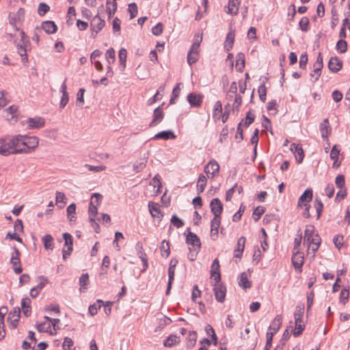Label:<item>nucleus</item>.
Listing matches in <instances>:
<instances>
[{"label": "nucleus", "instance_id": "obj_3", "mask_svg": "<svg viewBox=\"0 0 350 350\" xmlns=\"http://www.w3.org/2000/svg\"><path fill=\"white\" fill-rule=\"evenodd\" d=\"M20 33L22 44L17 45V50L18 54L22 57V61L26 62L27 61V47L29 46V40L23 31H21Z\"/></svg>", "mask_w": 350, "mask_h": 350}, {"label": "nucleus", "instance_id": "obj_48", "mask_svg": "<svg viewBox=\"0 0 350 350\" xmlns=\"http://www.w3.org/2000/svg\"><path fill=\"white\" fill-rule=\"evenodd\" d=\"M97 302L98 303V305L94 304L90 306V307H89L88 311L91 316H94L97 313L98 310L100 309L102 306L100 303H102V304L103 303V301L100 299L97 300Z\"/></svg>", "mask_w": 350, "mask_h": 350}, {"label": "nucleus", "instance_id": "obj_15", "mask_svg": "<svg viewBox=\"0 0 350 350\" xmlns=\"http://www.w3.org/2000/svg\"><path fill=\"white\" fill-rule=\"evenodd\" d=\"M312 199V190L308 189L299 197L298 201V206L300 207L308 206V203Z\"/></svg>", "mask_w": 350, "mask_h": 350}, {"label": "nucleus", "instance_id": "obj_19", "mask_svg": "<svg viewBox=\"0 0 350 350\" xmlns=\"http://www.w3.org/2000/svg\"><path fill=\"white\" fill-rule=\"evenodd\" d=\"M282 318L281 315H277L274 319L272 321L271 325L269 327V329L270 331L267 332V333H273V335L279 330L282 325Z\"/></svg>", "mask_w": 350, "mask_h": 350}, {"label": "nucleus", "instance_id": "obj_10", "mask_svg": "<svg viewBox=\"0 0 350 350\" xmlns=\"http://www.w3.org/2000/svg\"><path fill=\"white\" fill-rule=\"evenodd\" d=\"M105 22L98 14L96 15L90 22L91 29L92 31L98 33L105 26Z\"/></svg>", "mask_w": 350, "mask_h": 350}, {"label": "nucleus", "instance_id": "obj_22", "mask_svg": "<svg viewBox=\"0 0 350 350\" xmlns=\"http://www.w3.org/2000/svg\"><path fill=\"white\" fill-rule=\"evenodd\" d=\"M29 129H39L44 125V120L40 117L29 118L27 120Z\"/></svg>", "mask_w": 350, "mask_h": 350}, {"label": "nucleus", "instance_id": "obj_18", "mask_svg": "<svg viewBox=\"0 0 350 350\" xmlns=\"http://www.w3.org/2000/svg\"><path fill=\"white\" fill-rule=\"evenodd\" d=\"M290 149L294 152L296 161L299 163H301L304 157V153L301 146L298 144H293L291 145Z\"/></svg>", "mask_w": 350, "mask_h": 350}, {"label": "nucleus", "instance_id": "obj_12", "mask_svg": "<svg viewBox=\"0 0 350 350\" xmlns=\"http://www.w3.org/2000/svg\"><path fill=\"white\" fill-rule=\"evenodd\" d=\"M203 96L194 92L190 93L187 96V101L191 107H199L202 103Z\"/></svg>", "mask_w": 350, "mask_h": 350}, {"label": "nucleus", "instance_id": "obj_42", "mask_svg": "<svg viewBox=\"0 0 350 350\" xmlns=\"http://www.w3.org/2000/svg\"><path fill=\"white\" fill-rule=\"evenodd\" d=\"M107 4L112 5L111 10H110V6H107V12L108 13L109 17L110 18L115 14L117 10V3L116 0H107Z\"/></svg>", "mask_w": 350, "mask_h": 350}, {"label": "nucleus", "instance_id": "obj_25", "mask_svg": "<svg viewBox=\"0 0 350 350\" xmlns=\"http://www.w3.org/2000/svg\"><path fill=\"white\" fill-rule=\"evenodd\" d=\"M199 59V49L191 48L187 55V62L191 66Z\"/></svg>", "mask_w": 350, "mask_h": 350}, {"label": "nucleus", "instance_id": "obj_51", "mask_svg": "<svg viewBox=\"0 0 350 350\" xmlns=\"http://www.w3.org/2000/svg\"><path fill=\"white\" fill-rule=\"evenodd\" d=\"M89 284V275L86 273H83L79 278V284L81 286V290L85 289V286Z\"/></svg>", "mask_w": 350, "mask_h": 350}, {"label": "nucleus", "instance_id": "obj_1", "mask_svg": "<svg viewBox=\"0 0 350 350\" xmlns=\"http://www.w3.org/2000/svg\"><path fill=\"white\" fill-rule=\"evenodd\" d=\"M25 135H16L0 139V154H25Z\"/></svg>", "mask_w": 350, "mask_h": 350}, {"label": "nucleus", "instance_id": "obj_35", "mask_svg": "<svg viewBox=\"0 0 350 350\" xmlns=\"http://www.w3.org/2000/svg\"><path fill=\"white\" fill-rule=\"evenodd\" d=\"M180 342V337L176 335H170L164 341L163 345L166 347H172L173 345L178 344Z\"/></svg>", "mask_w": 350, "mask_h": 350}, {"label": "nucleus", "instance_id": "obj_36", "mask_svg": "<svg viewBox=\"0 0 350 350\" xmlns=\"http://www.w3.org/2000/svg\"><path fill=\"white\" fill-rule=\"evenodd\" d=\"M148 157L144 154V158L139 161H136L133 165V170L135 172L142 171L146 165Z\"/></svg>", "mask_w": 350, "mask_h": 350}, {"label": "nucleus", "instance_id": "obj_2", "mask_svg": "<svg viewBox=\"0 0 350 350\" xmlns=\"http://www.w3.org/2000/svg\"><path fill=\"white\" fill-rule=\"evenodd\" d=\"M321 239L318 234L314 233V226H308L304 232V243L308 245V252H312V254L318 250Z\"/></svg>", "mask_w": 350, "mask_h": 350}, {"label": "nucleus", "instance_id": "obj_50", "mask_svg": "<svg viewBox=\"0 0 350 350\" xmlns=\"http://www.w3.org/2000/svg\"><path fill=\"white\" fill-rule=\"evenodd\" d=\"M37 280L38 281V284L36 286V287L40 291L45 286L46 284L49 283V280L42 275L38 276L37 278Z\"/></svg>", "mask_w": 350, "mask_h": 350}, {"label": "nucleus", "instance_id": "obj_11", "mask_svg": "<svg viewBox=\"0 0 350 350\" xmlns=\"http://www.w3.org/2000/svg\"><path fill=\"white\" fill-rule=\"evenodd\" d=\"M21 310L19 308H16L13 311L10 312L8 314V321L10 324V327L15 329L20 319Z\"/></svg>", "mask_w": 350, "mask_h": 350}, {"label": "nucleus", "instance_id": "obj_59", "mask_svg": "<svg viewBox=\"0 0 350 350\" xmlns=\"http://www.w3.org/2000/svg\"><path fill=\"white\" fill-rule=\"evenodd\" d=\"M85 167H87L89 171L95 172H102L106 169V166H105V165L94 166V165L86 164V165H85Z\"/></svg>", "mask_w": 350, "mask_h": 350}, {"label": "nucleus", "instance_id": "obj_62", "mask_svg": "<svg viewBox=\"0 0 350 350\" xmlns=\"http://www.w3.org/2000/svg\"><path fill=\"white\" fill-rule=\"evenodd\" d=\"M171 222L174 226H176L178 228L182 227L184 225L183 220L178 218L176 215H174L172 216L171 219Z\"/></svg>", "mask_w": 350, "mask_h": 350}, {"label": "nucleus", "instance_id": "obj_5", "mask_svg": "<svg viewBox=\"0 0 350 350\" xmlns=\"http://www.w3.org/2000/svg\"><path fill=\"white\" fill-rule=\"evenodd\" d=\"M25 149L27 151L25 154H29L33 151L39 144V139L36 136L29 137L25 135Z\"/></svg>", "mask_w": 350, "mask_h": 350}, {"label": "nucleus", "instance_id": "obj_54", "mask_svg": "<svg viewBox=\"0 0 350 350\" xmlns=\"http://www.w3.org/2000/svg\"><path fill=\"white\" fill-rule=\"evenodd\" d=\"M180 83H178L172 91V96H171V98L170 100L171 104L174 103V100L176 99L180 94Z\"/></svg>", "mask_w": 350, "mask_h": 350}, {"label": "nucleus", "instance_id": "obj_56", "mask_svg": "<svg viewBox=\"0 0 350 350\" xmlns=\"http://www.w3.org/2000/svg\"><path fill=\"white\" fill-rule=\"evenodd\" d=\"M349 292V290L344 288L340 294V302L345 305L348 300Z\"/></svg>", "mask_w": 350, "mask_h": 350}, {"label": "nucleus", "instance_id": "obj_21", "mask_svg": "<svg viewBox=\"0 0 350 350\" xmlns=\"http://www.w3.org/2000/svg\"><path fill=\"white\" fill-rule=\"evenodd\" d=\"M211 276L214 278L215 282H220L221 275L219 272V263L218 260L216 258L213 260L211 270Z\"/></svg>", "mask_w": 350, "mask_h": 350}, {"label": "nucleus", "instance_id": "obj_29", "mask_svg": "<svg viewBox=\"0 0 350 350\" xmlns=\"http://www.w3.org/2000/svg\"><path fill=\"white\" fill-rule=\"evenodd\" d=\"M234 36L235 35L233 31H230L228 33L224 44V48L226 51H230L232 48L234 41Z\"/></svg>", "mask_w": 350, "mask_h": 350}, {"label": "nucleus", "instance_id": "obj_47", "mask_svg": "<svg viewBox=\"0 0 350 350\" xmlns=\"http://www.w3.org/2000/svg\"><path fill=\"white\" fill-rule=\"evenodd\" d=\"M222 111V105L220 101H217L214 105L213 117L219 119Z\"/></svg>", "mask_w": 350, "mask_h": 350}, {"label": "nucleus", "instance_id": "obj_32", "mask_svg": "<svg viewBox=\"0 0 350 350\" xmlns=\"http://www.w3.org/2000/svg\"><path fill=\"white\" fill-rule=\"evenodd\" d=\"M42 241L44 243V247L45 250H52L54 247V241L53 238L50 234H46L42 238Z\"/></svg>", "mask_w": 350, "mask_h": 350}, {"label": "nucleus", "instance_id": "obj_27", "mask_svg": "<svg viewBox=\"0 0 350 350\" xmlns=\"http://www.w3.org/2000/svg\"><path fill=\"white\" fill-rule=\"evenodd\" d=\"M176 138V135H174V132L172 131H161L160 133H158L153 137V139H163L165 140L169 139H174Z\"/></svg>", "mask_w": 350, "mask_h": 350}, {"label": "nucleus", "instance_id": "obj_9", "mask_svg": "<svg viewBox=\"0 0 350 350\" xmlns=\"http://www.w3.org/2000/svg\"><path fill=\"white\" fill-rule=\"evenodd\" d=\"M211 211L214 215V217L220 218V215L223 211V205L219 198H213L210 204Z\"/></svg>", "mask_w": 350, "mask_h": 350}, {"label": "nucleus", "instance_id": "obj_28", "mask_svg": "<svg viewBox=\"0 0 350 350\" xmlns=\"http://www.w3.org/2000/svg\"><path fill=\"white\" fill-rule=\"evenodd\" d=\"M16 113L17 107L12 105L4 111V116L7 120L10 121L16 116Z\"/></svg>", "mask_w": 350, "mask_h": 350}, {"label": "nucleus", "instance_id": "obj_41", "mask_svg": "<svg viewBox=\"0 0 350 350\" xmlns=\"http://www.w3.org/2000/svg\"><path fill=\"white\" fill-rule=\"evenodd\" d=\"M37 329L39 332H50L51 335L53 334V333L51 332V323L49 322L38 324Z\"/></svg>", "mask_w": 350, "mask_h": 350}, {"label": "nucleus", "instance_id": "obj_6", "mask_svg": "<svg viewBox=\"0 0 350 350\" xmlns=\"http://www.w3.org/2000/svg\"><path fill=\"white\" fill-rule=\"evenodd\" d=\"M213 291L215 299L217 301L222 303L225 300L226 288L224 285L219 282H216L214 285Z\"/></svg>", "mask_w": 350, "mask_h": 350}, {"label": "nucleus", "instance_id": "obj_20", "mask_svg": "<svg viewBox=\"0 0 350 350\" xmlns=\"http://www.w3.org/2000/svg\"><path fill=\"white\" fill-rule=\"evenodd\" d=\"M66 79L64 80V83L61 85L60 91L62 93V98L59 103V108L63 109L68 102L69 95L67 92V86L66 84Z\"/></svg>", "mask_w": 350, "mask_h": 350}, {"label": "nucleus", "instance_id": "obj_57", "mask_svg": "<svg viewBox=\"0 0 350 350\" xmlns=\"http://www.w3.org/2000/svg\"><path fill=\"white\" fill-rule=\"evenodd\" d=\"M49 9L50 8L47 4L45 3H40L38 6V13L40 16H43L49 10Z\"/></svg>", "mask_w": 350, "mask_h": 350}, {"label": "nucleus", "instance_id": "obj_44", "mask_svg": "<svg viewBox=\"0 0 350 350\" xmlns=\"http://www.w3.org/2000/svg\"><path fill=\"white\" fill-rule=\"evenodd\" d=\"M196 340H197L196 332L194 331L190 332L189 333V338H188V341H187V347L189 348L193 347L196 345Z\"/></svg>", "mask_w": 350, "mask_h": 350}, {"label": "nucleus", "instance_id": "obj_23", "mask_svg": "<svg viewBox=\"0 0 350 350\" xmlns=\"http://www.w3.org/2000/svg\"><path fill=\"white\" fill-rule=\"evenodd\" d=\"M319 129L322 137L323 139L327 138L332 131L327 118L324 119L323 121L320 124Z\"/></svg>", "mask_w": 350, "mask_h": 350}, {"label": "nucleus", "instance_id": "obj_8", "mask_svg": "<svg viewBox=\"0 0 350 350\" xmlns=\"http://www.w3.org/2000/svg\"><path fill=\"white\" fill-rule=\"evenodd\" d=\"M204 171L207 174L208 178H210L209 175H211V178H213L219 172V165L216 161H210L205 165Z\"/></svg>", "mask_w": 350, "mask_h": 350}, {"label": "nucleus", "instance_id": "obj_14", "mask_svg": "<svg viewBox=\"0 0 350 350\" xmlns=\"http://www.w3.org/2000/svg\"><path fill=\"white\" fill-rule=\"evenodd\" d=\"M148 208L152 217L158 219L159 221L161 220L163 215L161 213L160 206L158 203L149 202Z\"/></svg>", "mask_w": 350, "mask_h": 350}, {"label": "nucleus", "instance_id": "obj_7", "mask_svg": "<svg viewBox=\"0 0 350 350\" xmlns=\"http://www.w3.org/2000/svg\"><path fill=\"white\" fill-rule=\"evenodd\" d=\"M186 242L193 250H200L201 243L195 233L189 232L187 235Z\"/></svg>", "mask_w": 350, "mask_h": 350}, {"label": "nucleus", "instance_id": "obj_26", "mask_svg": "<svg viewBox=\"0 0 350 350\" xmlns=\"http://www.w3.org/2000/svg\"><path fill=\"white\" fill-rule=\"evenodd\" d=\"M42 27L47 33H53L56 32L57 27L53 21H47L42 24Z\"/></svg>", "mask_w": 350, "mask_h": 350}, {"label": "nucleus", "instance_id": "obj_61", "mask_svg": "<svg viewBox=\"0 0 350 350\" xmlns=\"http://www.w3.org/2000/svg\"><path fill=\"white\" fill-rule=\"evenodd\" d=\"M163 25L159 23L152 28V33L154 36H159L162 33Z\"/></svg>", "mask_w": 350, "mask_h": 350}, {"label": "nucleus", "instance_id": "obj_43", "mask_svg": "<svg viewBox=\"0 0 350 350\" xmlns=\"http://www.w3.org/2000/svg\"><path fill=\"white\" fill-rule=\"evenodd\" d=\"M241 64V66L237 68L239 72H242L243 68L245 66V55L243 53H239L237 55V65Z\"/></svg>", "mask_w": 350, "mask_h": 350}, {"label": "nucleus", "instance_id": "obj_55", "mask_svg": "<svg viewBox=\"0 0 350 350\" xmlns=\"http://www.w3.org/2000/svg\"><path fill=\"white\" fill-rule=\"evenodd\" d=\"M128 11L130 14L131 18H135L137 14V6L135 3L129 4Z\"/></svg>", "mask_w": 350, "mask_h": 350}, {"label": "nucleus", "instance_id": "obj_60", "mask_svg": "<svg viewBox=\"0 0 350 350\" xmlns=\"http://www.w3.org/2000/svg\"><path fill=\"white\" fill-rule=\"evenodd\" d=\"M264 212H265V208L263 207H261V206L257 207L253 212L254 219L256 221H257L259 219V218L260 217V216L264 213Z\"/></svg>", "mask_w": 350, "mask_h": 350}, {"label": "nucleus", "instance_id": "obj_46", "mask_svg": "<svg viewBox=\"0 0 350 350\" xmlns=\"http://www.w3.org/2000/svg\"><path fill=\"white\" fill-rule=\"evenodd\" d=\"M115 57H116V52L113 48H111L107 51L106 59H107L109 65H110L111 64H113L114 62Z\"/></svg>", "mask_w": 350, "mask_h": 350}, {"label": "nucleus", "instance_id": "obj_30", "mask_svg": "<svg viewBox=\"0 0 350 350\" xmlns=\"http://www.w3.org/2000/svg\"><path fill=\"white\" fill-rule=\"evenodd\" d=\"M239 284L244 289L251 287V282L248 280L247 275L246 273L243 272L240 275Z\"/></svg>", "mask_w": 350, "mask_h": 350}, {"label": "nucleus", "instance_id": "obj_63", "mask_svg": "<svg viewBox=\"0 0 350 350\" xmlns=\"http://www.w3.org/2000/svg\"><path fill=\"white\" fill-rule=\"evenodd\" d=\"M333 242L338 249H340L343 245V236L336 235L334 237Z\"/></svg>", "mask_w": 350, "mask_h": 350}, {"label": "nucleus", "instance_id": "obj_39", "mask_svg": "<svg viewBox=\"0 0 350 350\" xmlns=\"http://www.w3.org/2000/svg\"><path fill=\"white\" fill-rule=\"evenodd\" d=\"M305 325L302 321L301 322H295V329L293 331V334L295 337L299 336L304 329Z\"/></svg>", "mask_w": 350, "mask_h": 350}, {"label": "nucleus", "instance_id": "obj_64", "mask_svg": "<svg viewBox=\"0 0 350 350\" xmlns=\"http://www.w3.org/2000/svg\"><path fill=\"white\" fill-rule=\"evenodd\" d=\"M63 237L65 241V247H72V237L67 232L63 234Z\"/></svg>", "mask_w": 350, "mask_h": 350}, {"label": "nucleus", "instance_id": "obj_52", "mask_svg": "<svg viewBox=\"0 0 350 350\" xmlns=\"http://www.w3.org/2000/svg\"><path fill=\"white\" fill-rule=\"evenodd\" d=\"M258 92L260 100L263 103L266 100L267 88L265 84H262L258 87Z\"/></svg>", "mask_w": 350, "mask_h": 350}, {"label": "nucleus", "instance_id": "obj_37", "mask_svg": "<svg viewBox=\"0 0 350 350\" xmlns=\"http://www.w3.org/2000/svg\"><path fill=\"white\" fill-rule=\"evenodd\" d=\"M161 254L162 256L165 258L168 257L170 254V243L168 241L163 240L161 242V245L160 246Z\"/></svg>", "mask_w": 350, "mask_h": 350}, {"label": "nucleus", "instance_id": "obj_49", "mask_svg": "<svg viewBox=\"0 0 350 350\" xmlns=\"http://www.w3.org/2000/svg\"><path fill=\"white\" fill-rule=\"evenodd\" d=\"M336 49L340 53H345L347 50V43L345 40L341 39L336 44Z\"/></svg>", "mask_w": 350, "mask_h": 350}, {"label": "nucleus", "instance_id": "obj_4", "mask_svg": "<svg viewBox=\"0 0 350 350\" xmlns=\"http://www.w3.org/2000/svg\"><path fill=\"white\" fill-rule=\"evenodd\" d=\"M13 250L14 251L11 256L10 263L12 265L15 273L19 274L23 271L20 260L21 252L16 246L13 247Z\"/></svg>", "mask_w": 350, "mask_h": 350}, {"label": "nucleus", "instance_id": "obj_24", "mask_svg": "<svg viewBox=\"0 0 350 350\" xmlns=\"http://www.w3.org/2000/svg\"><path fill=\"white\" fill-rule=\"evenodd\" d=\"M245 243V238L241 237L239 239L237 242V247L234 251V256L235 258H241L244 250Z\"/></svg>", "mask_w": 350, "mask_h": 350}, {"label": "nucleus", "instance_id": "obj_13", "mask_svg": "<svg viewBox=\"0 0 350 350\" xmlns=\"http://www.w3.org/2000/svg\"><path fill=\"white\" fill-rule=\"evenodd\" d=\"M292 262L295 269H299L301 268L304 264V255L299 250H294V253L292 256Z\"/></svg>", "mask_w": 350, "mask_h": 350}, {"label": "nucleus", "instance_id": "obj_17", "mask_svg": "<svg viewBox=\"0 0 350 350\" xmlns=\"http://www.w3.org/2000/svg\"><path fill=\"white\" fill-rule=\"evenodd\" d=\"M342 67V62L337 57L330 58L328 64L329 69L334 72L339 71Z\"/></svg>", "mask_w": 350, "mask_h": 350}, {"label": "nucleus", "instance_id": "obj_45", "mask_svg": "<svg viewBox=\"0 0 350 350\" xmlns=\"http://www.w3.org/2000/svg\"><path fill=\"white\" fill-rule=\"evenodd\" d=\"M126 55H127V52L125 49L122 48L119 51L118 57H119L120 63L121 65H122L124 68L126 66Z\"/></svg>", "mask_w": 350, "mask_h": 350}, {"label": "nucleus", "instance_id": "obj_16", "mask_svg": "<svg viewBox=\"0 0 350 350\" xmlns=\"http://www.w3.org/2000/svg\"><path fill=\"white\" fill-rule=\"evenodd\" d=\"M164 113L163 112V110L161 109L160 107L156 108L154 110L153 113V118L151 122L150 123L149 126L150 127L157 126L159 123H160L162 120L163 119Z\"/></svg>", "mask_w": 350, "mask_h": 350}, {"label": "nucleus", "instance_id": "obj_34", "mask_svg": "<svg viewBox=\"0 0 350 350\" xmlns=\"http://www.w3.org/2000/svg\"><path fill=\"white\" fill-rule=\"evenodd\" d=\"M220 226V218L213 217L211 221V236H216L217 237L218 234V229Z\"/></svg>", "mask_w": 350, "mask_h": 350}, {"label": "nucleus", "instance_id": "obj_33", "mask_svg": "<svg viewBox=\"0 0 350 350\" xmlns=\"http://www.w3.org/2000/svg\"><path fill=\"white\" fill-rule=\"evenodd\" d=\"M206 185V177L201 174L198 179L197 190L198 193H202Z\"/></svg>", "mask_w": 350, "mask_h": 350}, {"label": "nucleus", "instance_id": "obj_31", "mask_svg": "<svg viewBox=\"0 0 350 350\" xmlns=\"http://www.w3.org/2000/svg\"><path fill=\"white\" fill-rule=\"evenodd\" d=\"M239 0H229L228 5V13L235 15L238 12Z\"/></svg>", "mask_w": 350, "mask_h": 350}, {"label": "nucleus", "instance_id": "obj_58", "mask_svg": "<svg viewBox=\"0 0 350 350\" xmlns=\"http://www.w3.org/2000/svg\"><path fill=\"white\" fill-rule=\"evenodd\" d=\"M84 88H80L77 94V104L83 105L84 103Z\"/></svg>", "mask_w": 350, "mask_h": 350}, {"label": "nucleus", "instance_id": "obj_53", "mask_svg": "<svg viewBox=\"0 0 350 350\" xmlns=\"http://www.w3.org/2000/svg\"><path fill=\"white\" fill-rule=\"evenodd\" d=\"M309 23V19L307 17H302L299 23V28L303 31H308Z\"/></svg>", "mask_w": 350, "mask_h": 350}, {"label": "nucleus", "instance_id": "obj_40", "mask_svg": "<svg viewBox=\"0 0 350 350\" xmlns=\"http://www.w3.org/2000/svg\"><path fill=\"white\" fill-rule=\"evenodd\" d=\"M89 219L90 221H94V217L96 215L98 211L97 206L94 204V202H90L89 205Z\"/></svg>", "mask_w": 350, "mask_h": 350}, {"label": "nucleus", "instance_id": "obj_38", "mask_svg": "<svg viewBox=\"0 0 350 350\" xmlns=\"http://www.w3.org/2000/svg\"><path fill=\"white\" fill-rule=\"evenodd\" d=\"M174 274H175V268L169 267V268H168L169 280H168V284H167V289H166V295H168L170 293V289L172 288V284L174 281Z\"/></svg>", "mask_w": 350, "mask_h": 350}]
</instances>
